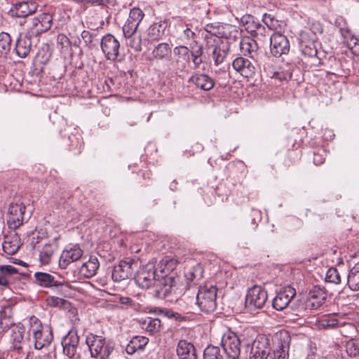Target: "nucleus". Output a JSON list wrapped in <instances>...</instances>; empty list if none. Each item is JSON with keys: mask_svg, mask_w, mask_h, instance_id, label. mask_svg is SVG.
Returning a JSON list of instances; mask_svg holds the SVG:
<instances>
[{"mask_svg": "<svg viewBox=\"0 0 359 359\" xmlns=\"http://www.w3.org/2000/svg\"><path fill=\"white\" fill-rule=\"evenodd\" d=\"M165 29V22H156L149 27L148 35L151 40H158L164 34Z\"/></svg>", "mask_w": 359, "mask_h": 359, "instance_id": "39", "label": "nucleus"}, {"mask_svg": "<svg viewBox=\"0 0 359 359\" xmlns=\"http://www.w3.org/2000/svg\"><path fill=\"white\" fill-rule=\"evenodd\" d=\"M57 43L60 46L61 49L67 50L70 47V41L66 35L60 34L57 36Z\"/></svg>", "mask_w": 359, "mask_h": 359, "instance_id": "50", "label": "nucleus"}, {"mask_svg": "<svg viewBox=\"0 0 359 359\" xmlns=\"http://www.w3.org/2000/svg\"><path fill=\"white\" fill-rule=\"evenodd\" d=\"M174 54L176 58L173 62V71L180 76L187 72L190 62V51L187 46H179L174 48Z\"/></svg>", "mask_w": 359, "mask_h": 359, "instance_id": "12", "label": "nucleus"}, {"mask_svg": "<svg viewBox=\"0 0 359 359\" xmlns=\"http://www.w3.org/2000/svg\"><path fill=\"white\" fill-rule=\"evenodd\" d=\"M25 330L23 327H12L10 333V339L14 349L20 350L22 348V344L25 343Z\"/></svg>", "mask_w": 359, "mask_h": 359, "instance_id": "33", "label": "nucleus"}, {"mask_svg": "<svg viewBox=\"0 0 359 359\" xmlns=\"http://www.w3.org/2000/svg\"><path fill=\"white\" fill-rule=\"evenodd\" d=\"M142 328L151 334L158 332L160 330L161 323L158 318L146 317L140 320Z\"/></svg>", "mask_w": 359, "mask_h": 359, "instance_id": "37", "label": "nucleus"}, {"mask_svg": "<svg viewBox=\"0 0 359 359\" xmlns=\"http://www.w3.org/2000/svg\"><path fill=\"white\" fill-rule=\"evenodd\" d=\"M327 292L324 287L320 285H313L309 290L306 308L309 309H317L325 302Z\"/></svg>", "mask_w": 359, "mask_h": 359, "instance_id": "15", "label": "nucleus"}, {"mask_svg": "<svg viewBox=\"0 0 359 359\" xmlns=\"http://www.w3.org/2000/svg\"><path fill=\"white\" fill-rule=\"evenodd\" d=\"M240 48L243 55L253 58L257 54L258 45L255 39L244 37L240 41Z\"/></svg>", "mask_w": 359, "mask_h": 359, "instance_id": "34", "label": "nucleus"}, {"mask_svg": "<svg viewBox=\"0 0 359 359\" xmlns=\"http://www.w3.org/2000/svg\"><path fill=\"white\" fill-rule=\"evenodd\" d=\"M58 249L59 245L56 238L43 244L39 252V260L41 263L43 265L49 264L55 254L58 251Z\"/></svg>", "mask_w": 359, "mask_h": 359, "instance_id": "25", "label": "nucleus"}, {"mask_svg": "<svg viewBox=\"0 0 359 359\" xmlns=\"http://www.w3.org/2000/svg\"><path fill=\"white\" fill-rule=\"evenodd\" d=\"M269 76L271 79L278 80L279 81L287 79L288 74L284 72L276 71L268 73Z\"/></svg>", "mask_w": 359, "mask_h": 359, "instance_id": "52", "label": "nucleus"}, {"mask_svg": "<svg viewBox=\"0 0 359 359\" xmlns=\"http://www.w3.org/2000/svg\"><path fill=\"white\" fill-rule=\"evenodd\" d=\"M18 273V270L11 265H1L0 273L4 275L6 278L8 276H11Z\"/></svg>", "mask_w": 359, "mask_h": 359, "instance_id": "49", "label": "nucleus"}, {"mask_svg": "<svg viewBox=\"0 0 359 359\" xmlns=\"http://www.w3.org/2000/svg\"><path fill=\"white\" fill-rule=\"evenodd\" d=\"M296 295V290L291 286L283 287L273 300V307L277 311L285 309Z\"/></svg>", "mask_w": 359, "mask_h": 359, "instance_id": "19", "label": "nucleus"}, {"mask_svg": "<svg viewBox=\"0 0 359 359\" xmlns=\"http://www.w3.org/2000/svg\"><path fill=\"white\" fill-rule=\"evenodd\" d=\"M100 46L107 60H116L119 55L120 43L114 36L111 34L104 35L102 38Z\"/></svg>", "mask_w": 359, "mask_h": 359, "instance_id": "13", "label": "nucleus"}, {"mask_svg": "<svg viewBox=\"0 0 359 359\" xmlns=\"http://www.w3.org/2000/svg\"><path fill=\"white\" fill-rule=\"evenodd\" d=\"M62 346L65 354H66L69 358H72L74 355L77 348L76 346H69L64 344H62Z\"/></svg>", "mask_w": 359, "mask_h": 359, "instance_id": "54", "label": "nucleus"}, {"mask_svg": "<svg viewBox=\"0 0 359 359\" xmlns=\"http://www.w3.org/2000/svg\"><path fill=\"white\" fill-rule=\"evenodd\" d=\"M25 205L21 202L11 203L8 208V224L10 228L16 229L22 225Z\"/></svg>", "mask_w": 359, "mask_h": 359, "instance_id": "17", "label": "nucleus"}, {"mask_svg": "<svg viewBox=\"0 0 359 359\" xmlns=\"http://www.w3.org/2000/svg\"><path fill=\"white\" fill-rule=\"evenodd\" d=\"M143 11L137 8H133L129 13V16L123 27L124 36H130L137 33V29L144 18Z\"/></svg>", "mask_w": 359, "mask_h": 359, "instance_id": "20", "label": "nucleus"}, {"mask_svg": "<svg viewBox=\"0 0 359 359\" xmlns=\"http://www.w3.org/2000/svg\"><path fill=\"white\" fill-rule=\"evenodd\" d=\"M217 288L213 285L200 287L196 297L191 298V302L196 301V304L201 311L210 313L217 308Z\"/></svg>", "mask_w": 359, "mask_h": 359, "instance_id": "4", "label": "nucleus"}, {"mask_svg": "<svg viewBox=\"0 0 359 359\" xmlns=\"http://www.w3.org/2000/svg\"><path fill=\"white\" fill-rule=\"evenodd\" d=\"M20 245V238L14 230L9 231L7 235L4 236L2 248L6 254H15L19 250Z\"/></svg>", "mask_w": 359, "mask_h": 359, "instance_id": "27", "label": "nucleus"}, {"mask_svg": "<svg viewBox=\"0 0 359 359\" xmlns=\"http://www.w3.org/2000/svg\"><path fill=\"white\" fill-rule=\"evenodd\" d=\"M162 312L164 313L165 316H167L169 318H172V316H175V315H176L175 312L169 309H165L162 311Z\"/></svg>", "mask_w": 359, "mask_h": 359, "instance_id": "63", "label": "nucleus"}, {"mask_svg": "<svg viewBox=\"0 0 359 359\" xmlns=\"http://www.w3.org/2000/svg\"><path fill=\"white\" fill-rule=\"evenodd\" d=\"M222 32L220 33L222 36H218L215 34L207 31L204 35L205 41V48L211 53L214 63L216 66L222 64L226 57L227 46L224 41L223 38L236 39L239 35V32L235 26L226 25L222 27Z\"/></svg>", "mask_w": 359, "mask_h": 359, "instance_id": "1", "label": "nucleus"}, {"mask_svg": "<svg viewBox=\"0 0 359 359\" xmlns=\"http://www.w3.org/2000/svg\"><path fill=\"white\" fill-rule=\"evenodd\" d=\"M47 305L52 307L67 309L69 306V301L54 296H50L46 299Z\"/></svg>", "mask_w": 359, "mask_h": 359, "instance_id": "44", "label": "nucleus"}, {"mask_svg": "<svg viewBox=\"0 0 359 359\" xmlns=\"http://www.w3.org/2000/svg\"><path fill=\"white\" fill-rule=\"evenodd\" d=\"M92 357L107 359L114 351V345L110 341L98 335L89 334L86 339Z\"/></svg>", "mask_w": 359, "mask_h": 359, "instance_id": "6", "label": "nucleus"}, {"mask_svg": "<svg viewBox=\"0 0 359 359\" xmlns=\"http://www.w3.org/2000/svg\"><path fill=\"white\" fill-rule=\"evenodd\" d=\"M203 268L200 264H197L189 269L185 276L187 279L191 282H195L200 280L203 277Z\"/></svg>", "mask_w": 359, "mask_h": 359, "instance_id": "41", "label": "nucleus"}, {"mask_svg": "<svg viewBox=\"0 0 359 359\" xmlns=\"http://www.w3.org/2000/svg\"><path fill=\"white\" fill-rule=\"evenodd\" d=\"M34 277L35 283L43 287H60L66 283L65 278L57 273L36 272Z\"/></svg>", "mask_w": 359, "mask_h": 359, "instance_id": "14", "label": "nucleus"}, {"mask_svg": "<svg viewBox=\"0 0 359 359\" xmlns=\"http://www.w3.org/2000/svg\"><path fill=\"white\" fill-rule=\"evenodd\" d=\"M192 62L194 65L195 69L199 68L200 65L203 63V60L201 57H191Z\"/></svg>", "mask_w": 359, "mask_h": 359, "instance_id": "61", "label": "nucleus"}, {"mask_svg": "<svg viewBox=\"0 0 359 359\" xmlns=\"http://www.w3.org/2000/svg\"><path fill=\"white\" fill-rule=\"evenodd\" d=\"M189 83L194 84L198 88L203 90H211L215 85L212 79L205 74H196L189 79Z\"/></svg>", "mask_w": 359, "mask_h": 359, "instance_id": "29", "label": "nucleus"}, {"mask_svg": "<svg viewBox=\"0 0 359 359\" xmlns=\"http://www.w3.org/2000/svg\"><path fill=\"white\" fill-rule=\"evenodd\" d=\"M177 260L171 257H165L163 258L156 267L157 271L161 273V276H168V274L172 271L177 266Z\"/></svg>", "mask_w": 359, "mask_h": 359, "instance_id": "35", "label": "nucleus"}, {"mask_svg": "<svg viewBox=\"0 0 359 359\" xmlns=\"http://www.w3.org/2000/svg\"><path fill=\"white\" fill-rule=\"evenodd\" d=\"M11 48V38L6 32L0 33V57L8 54Z\"/></svg>", "mask_w": 359, "mask_h": 359, "instance_id": "40", "label": "nucleus"}, {"mask_svg": "<svg viewBox=\"0 0 359 359\" xmlns=\"http://www.w3.org/2000/svg\"><path fill=\"white\" fill-rule=\"evenodd\" d=\"M269 337L272 348L273 359H288L291 341L290 333L285 330H280Z\"/></svg>", "mask_w": 359, "mask_h": 359, "instance_id": "5", "label": "nucleus"}, {"mask_svg": "<svg viewBox=\"0 0 359 359\" xmlns=\"http://www.w3.org/2000/svg\"><path fill=\"white\" fill-rule=\"evenodd\" d=\"M254 16L251 15H245L241 18V20L245 29L248 26H249L251 22L254 20Z\"/></svg>", "mask_w": 359, "mask_h": 359, "instance_id": "58", "label": "nucleus"}, {"mask_svg": "<svg viewBox=\"0 0 359 359\" xmlns=\"http://www.w3.org/2000/svg\"><path fill=\"white\" fill-rule=\"evenodd\" d=\"M149 342V339L146 337L135 336L132 338L126 348L128 354L132 355L137 350H142Z\"/></svg>", "mask_w": 359, "mask_h": 359, "instance_id": "36", "label": "nucleus"}, {"mask_svg": "<svg viewBox=\"0 0 359 359\" xmlns=\"http://www.w3.org/2000/svg\"><path fill=\"white\" fill-rule=\"evenodd\" d=\"M81 36L86 46H88L92 43V35L90 32L83 30L82 31Z\"/></svg>", "mask_w": 359, "mask_h": 359, "instance_id": "56", "label": "nucleus"}, {"mask_svg": "<svg viewBox=\"0 0 359 359\" xmlns=\"http://www.w3.org/2000/svg\"><path fill=\"white\" fill-rule=\"evenodd\" d=\"M100 264L95 257H90L89 259L84 262L80 267L79 273L85 278H91L94 276L99 268Z\"/></svg>", "mask_w": 359, "mask_h": 359, "instance_id": "31", "label": "nucleus"}, {"mask_svg": "<svg viewBox=\"0 0 359 359\" xmlns=\"http://www.w3.org/2000/svg\"><path fill=\"white\" fill-rule=\"evenodd\" d=\"M348 285L351 290H359V262L353 266L348 275Z\"/></svg>", "mask_w": 359, "mask_h": 359, "instance_id": "38", "label": "nucleus"}, {"mask_svg": "<svg viewBox=\"0 0 359 359\" xmlns=\"http://www.w3.org/2000/svg\"><path fill=\"white\" fill-rule=\"evenodd\" d=\"M346 352L352 357L359 355V339H351L346 344Z\"/></svg>", "mask_w": 359, "mask_h": 359, "instance_id": "48", "label": "nucleus"}, {"mask_svg": "<svg viewBox=\"0 0 359 359\" xmlns=\"http://www.w3.org/2000/svg\"><path fill=\"white\" fill-rule=\"evenodd\" d=\"M8 283L7 278L4 275L0 273V285L7 286Z\"/></svg>", "mask_w": 359, "mask_h": 359, "instance_id": "62", "label": "nucleus"}, {"mask_svg": "<svg viewBox=\"0 0 359 359\" xmlns=\"http://www.w3.org/2000/svg\"><path fill=\"white\" fill-rule=\"evenodd\" d=\"M31 46V38L26 35L20 34L15 45L16 54L20 57H25L29 53Z\"/></svg>", "mask_w": 359, "mask_h": 359, "instance_id": "30", "label": "nucleus"}, {"mask_svg": "<svg viewBox=\"0 0 359 359\" xmlns=\"http://www.w3.org/2000/svg\"><path fill=\"white\" fill-rule=\"evenodd\" d=\"M53 17L49 13H42L32 19L31 30L36 34L49 30L52 26Z\"/></svg>", "mask_w": 359, "mask_h": 359, "instance_id": "24", "label": "nucleus"}, {"mask_svg": "<svg viewBox=\"0 0 359 359\" xmlns=\"http://www.w3.org/2000/svg\"><path fill=\"white\" fill-rule=\"evenodd\" d=\"M221 345L226 355L232 359H238L241 354V341L236 334L230 330L222 335Z\"/></svg>", "mask_w": 359, "mask_h": 359, "instance_id": "8", "label": "nucleus"}, {"mask_svg": "<svg viewBox=\"0 0 359 359\" xmlns=\"http://www.w3.org/2000/svg\"><path fill=\"white\" fill-rule=\"evenodd\" d=\"M79 342V337L76 330H70L68 334L65 337L62 341V344L69 346H78Z\"/></svg>", "mask_w": 359, "mask_h": 359, "instance_id": "47", "label": "nucleus"}, {"mask_svg": "<svg viewBox=\"0 0 359 359\" xmlns=\"http://www.w3.org/2000/svg\"><path fill=\"white\" fill-rule=\"evenodd\" d=\"M260 25L259 22L255 18L253 21L251 22V23L245 29L251 33L252 35H254V34L256 32V29Z\"/></svg>", "mask_w": 359, "mask_h": 359, "instance_id": "55", "label": "nucleus"}, {"mask_svg": "<svg viewBox=\"0 0 359 359\" xmlns=\"http://www.w3.org/2000/svg\"><path fill=\"white\" fill-rule=\"evenodd\" d=\"M290 50V44L287 37L279 32H275L270 37V53L279 57L287 55Z\"/></svg>", "mask_w": 359, "mask_h": 359, "instance_id": "11", "label": "nucleus"}, {"mask_svg": "<svg viewBox=\"0 0 359 359\" xmlns=\"http://www.w3.org/2000/svg\"><path fill=\"white\" fill-rule=\"evenodd\" d=\"M119 302L123 304H130L132 302V300L128 297H123L119 298Z\"/></svg>", "mask_w": 359, "mask_h": 359, "instance_id": "64", "label": "nucleus"}, {"mask_svg": "<svg viewBox=\"0 0 359 359\" xmlns=\"http://www.w3.org/2000/svg\"><path fill=\"white\" fill-rule=\"evenodd\" d=\"M341 34L344 39V41L347 43L350 41L351 36H354L353 34L351 32V31L348 28H342L340 30Z\"/></svg>", "mask_w": 359, "mask_h": 359, "instance_id": "57", "label": "nucleus"}, {"mask_svg": "<svg viewBox=\"0 0 359 359\" xmlns=\"http://www.w3.org/2000/svg\"><path fill=\"white\" fill-rule=\"evenodd\" d=\"M172 50L167 43H161L154 47L151 52V60H163L170 59Z\"/></svg>", "mask_w": 359, "mask_h": 359, "instance_id": "32", "label": "nucleus"}, {"mask_svg": "<svg viewBox=\"0 0 359 359\" xmlns=\"http://www.w3.org/2000/svg\"><path fill=\"white\" fill-rule=\"evenodd\" d=\"M203 359H223V356L219 347L210 345L203 351Z\"/></svg>", "mask_w": 359, "mask_h": 359, "instance_id": "43", "label": "nucleus"}, {"mask_svg": "<svg viewBox=\"0 0 359 359\" xmlns=\"http://www.w3.org/2000/svg\"><path fill=\"white\" fill-rule=\"evenodd\" d=\"M270 338L265 334H259L251 344L245 346V353L249 359L273 358Z\"/></svg>", "mask_w": 359, "mask_h": 359, "instance_id": "2", "label": "nucleus"}, {"mask_svg": "<svg viewBox=\"0 0 359 359\" xmlns=\"http://www.w3.org/2000/svg\"><path fill=\"white\" fill-rule=\"evenodd\" d=\"M325 280L329 283L339 284L341 283V276L336 268H330L326 273Z\"/></svg>", "mask_w": 359, "mask_h": 359, "instance_id": "45", "label": "nucleus"}, {"mask_svg": "<svg viewBox=\"0 0 359 359\" xmlns=\"http://www.w3.org/2000/svg\"><path fill=\"white\" fill-rule=\"evenodd\" d=\"M29 332L32 333L36 349L48 346L53 341V330L50 325H42L39 320L33 316L30 318Z\"/></svg>", "mask_w": 359, "mask_h": 359, "instance_id": "3", "label": "nucleus"}, {"mask_svg": "<svg viewBox=\"0 0 359 359\" xmlns=\"http://www.w3.org/2000/svg\"><path fill=\"white\" fill-rule=\"evenodd\" d=\"M233 68L245 78H251L255 74V67L248 60L243 57H236L232 62Z\"/></svg>", "mask_w": 359, "mask_h": 359, "instance_id": "23", "label": "nucleus"}, {"mask_svg": "<svg viewBox=\"0 0 359 359\" xmlns=\"http://www.w3.org/2000/svg\"><path fill=\"white\" fill-rule=\"evenodd\" d=\"M196 34L189 28H187L184 30L182 37L188 43L190 41L193 40L195 41Z\"/></svg>", "mask_w": 359, "mask_h": 359, "instance_id": "53", "label": "nucleus"}, {"mask_svg": "<svg viewBox=\"0 0 359 359\" xmlns=\"http://www.w3.org/2000/svg\"><path fill=\"white\" fill-rule=\"evenodd\" d=\"M267 298V292L262 287L254 285L248 290L245 306L252 311L261 309L265 304Z\"/></svg>", "mask_w": 359, "mask_h": 359, "instance_id": "9", "label": "nucleus"}, {"mask_svg": "<svg viewBox=\"0 0 359 359\" xmlns=\"http://www.w3.org/2000/svg\"><path fill=\"white\" fill-rule=\"evenodd\" d=\"M127 40V45L133 48L135 51H141L142 50V37L137 33L131 34L130 36H124Z\"/></svg>", "mask_w": 359, "mask_h": 359, "instance_id": "42", "label": "nucleus"}, {"mask_svg": "<svg viewBox=\"0 0 359 359\" xmlns=\"http://www.w3.org/2000/svg\"><path fill=\"white\" fill-rule=\"evenodd\" d=\"M176 287L175 278L172 276H158L152 287L151 293L156 297L164 299L171 294Z\"/></svg>", "mask_w": 359, "mask_h": 359, "instance_id": "7", "label": "nucleus"}, {"mask_svg": "<svg viewBox=\"0 0 359 359\" xmlns=\"http://www.w3.org/2000/svg\"><path fill=\"white\" fill-rule=\"evenodd\" d=\"M347 45L354 55H359V41L355 36H351L350 41L347 42Z\"/></svg>", "mask_w": 359, "mask_h": 359, "instance_id": "51", "label": "nucleus"}, {"mask_svg": "<svg viewBox=\"0 0 359 359\" xmlns=\"http://www.w3.org/2000/svg\"><path fill=\"white\" fill-rule=\"evenodd\" d=\"M203 53V47L202 45H200L198 48L190 53V57H201Z\"/></svg>", "mask_w": 359, "mask_h": 359, "instance_id": "59", "label": "nucleus"}, {"mask_svg": "<svg viewBox=\"0 0 359 359\" xmlns=\"http://www.w3.org/2000/svg\"><path fill=\"white\" fill-rule=\"evenodd\" d=\"M83 252L78 245H68L62 250L60 259L59 266L66 269L71 263L82 257Z\"/></svg>", "mask_w": 359, "mask_h": 359, "instance_id": "16", "label": "nucleus"}, {"mask_svg": "<svg viewBox=\"0 0 359 359\" xmlns=\"http://www.w3.org/2000/svg\"><path fill=\"white\" fill-rule=\"evenodd\" d=\"M133 262L121 261L119 264L114 267L111 278L115 282H120L131 277L133 273L132 268Z\"/></svg>", "mask_w": 359, "mask_h": 359, "instance_id": "22", "label": "nucleus"}, {"mask_svg": "<svg viewBox=\"0 0 359 359\" xmlns=\"http://www.w3.org/2000/svg\"><path fill=\"white\" fill-rule=\"evenodd\" d=\"M299 47L302 54L308 57H315L317 55V48L315 39H309V34L303 32L300 34Z\"/></svg>", "mask_w": 359, "mask_h": 359, "instance_id": "26", "label": "nucleus"}, {"mask_svg": "<svg viewBox=\"0 0 359 359\" xmlns=\"http://www.w3.org/2000/svg\"><path fill=\"white\" fill-rule=\"evenodd\" d=\"M159 276L154 263L144 265L135 277L137 285L144 289H150Z\"/></svg>", "mask_w": 359, "mask_h": 359, "instance_id": "10", "label": "nucleus"}, {"mask_svg": "<svg viewBox=\"0 0 359 359\" xmlns=\"http://www.w3.org/2000/svg\"><path fill=\"white\" fill-rule=\"evenodd\" d=\"M317 325L320 329H334L338 327L345 326L352 331H355V327L351 323H345L341 319L338 318L336 313L324 316L317 322Z\"/></svg>", "mask_w": 359, "mask_h": 359, "instance_id": "21", "label": "nucleus"}, {"mask_svg": "<svg viewBox=\"0 0 359 359\" xmlns=\"http://www.w3.org/2000/svg\"><path fill=\"white\" fill-rule=\"evenodd\" d=\"M262 21L271 30H276L280 26L278 20L271 14H264Z\"/></svg>", "mask_w": 359, "mask_h": 359, "instance_id": "46", "label": "nucleus"}, {"mask_svg": "<svg viewBox=\"0 0 359 359\" xmlns=\"http://www.w3.org/2000/svg\"><path fill=\"white\" fill-rule=\"evenodd\" d=\"M259 35L265 36V27L262 24L259 25L253 36L258 37Z\"/></svg>", "mask_w": 359, "mask_h": 359, "instance_id": "60", "label": "nucleus"}, {"mask_svg": "<svg viewBox=\"0 0 359 359\" xmlns=\"http://www.w3.org/2000/svg\"><path fill=\"white\" fill-rule=\"evenodd\" d=\"M35 1H21L15 4L10 10L11 15L16 18H26L34 13L38 8Z\"/></svg>", "mask_w": 359, "mask_h": 359, "instance_id": "18", "label": "nucleus"}, {"mask_svg": "<svg viewBox=\"0 0 359 359\" xmlns=\"http://www.w3.org/2000/svg\"><path fill=\"white\" fill-rule=\"evenodd\" d=\"M179 359H197L194 345L186 340H180L177 346Z\"/></svg>", "mask_w": 359, "mask_h": 359, "instance_id": "28", "label": "nucleus"}]
</instances>
